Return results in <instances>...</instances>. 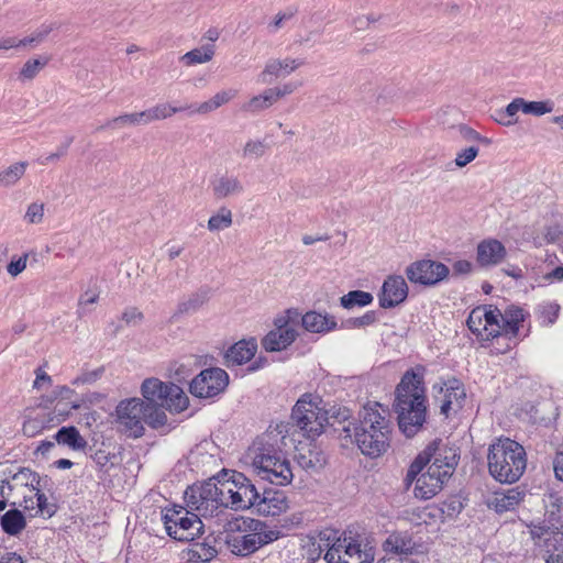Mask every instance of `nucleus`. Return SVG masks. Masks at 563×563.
Segmentation results:
<instances>
[{"label": "nucleus", "mask_w": 563, "mask_h": 563, "mask_svg": "<svg viewBox=\"0 0 563 563\" xmlns=\"http://www.w3.org/2000/svg\"><path fill=\"white\" fill-rule=\"evenodd\" d=\"M553 107L550 102L544 101H525L523 100V112L533 115H543L550 113Z\"/></svg>", "instance_id": "obj_49"}, {"label": "nucleus", "mask_w": 563, "mask_h": 563, "mask_svg": "<svg viewBox=\"0 0 563 563\" xmlns=\"http://www.w3.org/2000/svg\"><path fill=\"white\" fill-rule=\"evenodd\" d=\"M267 144L260 140H249L242 150V158L258 159L267 152Z\"/></svg>", "instance_id": "obj_45"}, {"label": "nucleus", "mask_w": 563, "mask_h": 563, "mask_svg": "<svg viewBox=\"0 0 563 563\" xmlns=\"http://www.w3.org/2000/svg\"><path fill=\"white\" fill-rule=\"evenodd\" d=\"M103 373V368H97L93 371L84 372L79 376H77L71 384L73 385H79V384H92L96 380H98Z\"/></svg>", "instance_id": "obj_58"}, {"label": "nucleus", "mask_w": 563, "mask_h": 563, "mask_svg": "<svg viewBox=\"0 0 563 563\" xmlns=\"http://www.w3.org/2000/svg\"><path fill=\"white\" fill-rule=\"evenodd\" d=\"M90 457L100 468H103L110 462L111 454L104 450H96L93 453H90Z\"/></svg>", "instance_id": "obj_62"}, {"label": "nucleus", "mask_w": 563, "mask_h": 563, "mask_svg": "<svg viewBox=\"0 0 563 563\" xmlns=\"http://www.w3.org/2000/svg\"><path fill=\"white\" fill-rule=\"evenodd\" d=\"M162 520L167 534L181 542L195 540L203 532V523L200 515L194 514L181 506L165 508L162 511Z\"/></svg>", "instance_id": "obj_9"}, {"label": "nucleus", "mask_w": 563, "mask_h": 563, "mask_svg": "<svg viewBox=\"0 0 563 563\" xmlns=\"http://www.w3.org/2000/svg\"><path fill=\"white\" fill-rule=\"evenodd\" d=\"M275 103L273 93L269 89L263 91V93L253 97L250 101L242 106V110L251 113H257L265 109H268Z\"/></svg>", "instance_id": "obj_41"}, {"label": "nucleus", "mask_w": 563, "mask_h": 563, "mask_svg": "<svg viewBox=\"0 0 563 563\" xmlns=\"http://www.w3.org/2000/svg\"><path fill=\"white\" fill-rule=\"evenodd\" d=\"M29 166L27 162H18L0 172V187L14 186L25 174Z\"/></svg>", "instance_id": "obj_39"}, {"label": "nucleus", "mask_w": 563, "mask_h": 563, "mask_svg": "<svg viewBox=\"0 0 563 563\" xmlns=\"http://www.w3.org/2000/svg\"><path fill=\"white\" fill-rule=\"evenodd\" d=\"M229 526L225 543L233 554L240 556L254 553L279 536L278 531L269 530L265 522L252 518L236 519Z\"/></svg>", "instance_id": "obj_5"}, {"label": "nucleus", "mask_w": 563, "mask_h": 563, "mask_svg": "<svg viewBox=\"0 0 563 563\" xmlns=\"http://www.w3.org/2000/svg\"><path fill=\"white\" fill-rule=\"evenodd\" d=\"M232 225V212L225 207H222L217 214L210 217L208 221V229L210 231H220L228 229Z\"/></svg>", "instance_id": "obj_43"}, {"label": "nucleus", "mask_w": 563, "mask_h": 563, "mask_svg": "<svg viewBox=\"0 0 563 563\" xmlns=\"http://www.w3.org/2000/svg\"><path fill=\"white\" fill-rule=\"evenodd\" d=\"M478 151L479 150L477 146L472 145V146L466 147V148L462 150L461 152H459L455 157L456 166L464 167L468 163L473 162L476 158V156L478 155Z\"/></svg>", "instance_id": "obj_53"}, {"label": "nucleus", "mask_w": 563, "mask_h": 563, "mask_svg": "<svg viewBox=\"0 0 563 563\" xmlns=\"http://www.w3.org/2000/svg\"><path fill=\"white\" fill-rule=\"evenodd\" d=\"M377 320L375 311H367L363 316L357 318H351L347 320V324L351 328H364L375 323Z\"/></svg>", "instance_id": "obj_55"}, {"label": "nucleus", "mask_w": 563, "mask_h": 563, "mask_svg": "<svg viewBox=\"0 0 563 563\" xmlns=\"http://www.w3.org/2000/svg\"><path fill=\"white\" fill-rule=\"evenodd\" d=\"M291 419L309 438L320 435L323 431V415H320L318 407L305 397L296 402Z\"/></svg>", "instance_id": "obj_15"}, {"label": "nucleus", "mask_w": 563, "mask_h": 563, "mask_svg": "<svg viewBox=\"0 0 563 563\" xmlns=\"http://www.w3.org/2000/svg\"><path fill=\"white\" fill-rule=\"evenodd\" d=\"M433 390L434 401L440 405V412L445 417L462 409L466 393L459 379L452 378L442 384H435Z\"/></svg>", "instance_id": "obj_14"}, {"label": "nucleus", "mask_w": 563, "mask_h": 563, "mask_svg": "<svg viewBox=\"0 0 563 563\" xmlns=\"http://www.w3.org/2000/svg\"><path fill=\"white\" fill-rule=\"evenodd\" d=\"M485 316V307H477L471 311L466 321L470 331L476 334L481 340H486L485 332L483 330Z\"/></svg>", "instance_id": "obj_42"}, {"label": "nucleus", "mask_w": 563, "mask_h": 563, "mask_svg": "<svg viewBox=\"0 0 563 563\" xmlns=\"http://www.w3.org/2000/svg\"><path fill=\"white\" fill-rule=\"evenodd\" d=\"M327 563H368L369 554L361 550V544L338 540L324 554Z\"/></svg>", "instance_id": "obj_16"}, {"label": "nucleus", "mask_w": 563, "mask_h": 563, "mask_svg": "<svg viewBox=\"0 0 563 563\" xmlns=\"http://www.w3.org/2000/svg\"><path fill=\"white\" fill-rule=\"evenodd\" d=\"M74 137H68L63 144H60L55 153L49 154L45 161L46 163L55 162L67 154L68 147L73 143Z\"/></svg>", "instance_id": "obj_61"}, {"label": "nucleus", "mask_w": 563, "mask_h": 563, "mask_svg": "<svg viewBox=\"0 0 563 563\" xmlns=\"http://www.w3.org/2000/svg\"><path fill=\"white\" fill-rule=\"evenodd\" d=\"M211 188L216 199H225L244 192V186L240 178L228 174L218 177L212 183Z\"/></svg>", "instance_id": "obj_24"}, {"label": "nucleus", "mask_w": 563, "mask_h": 563, "mask_svg": "<svg viewBox=\"0 0 563 563\" xmlns=\"http://www.w3.org/2000/svg\"><path fill=\"white\" fill-rule=\"evenodd\" d=\"M302 327L313 333L328 332L336 328L334 317L322 314L317 311H309L302 316Z\"/></svg>", "instance_id": "obj_28"}, {"label": "nucleus", "mask_w": 563, "mask_h": 563, "mask_svg": "<svg viewBox=\"0 0 563 563\" xmlns=\"http://www.w3.org/2000/svg\"><path fill=\"white\" fill-rule=\"evenodd\" d=\"M117 422L122 432L128 437L140 438L144 433L143 424L146 423L153 429L166 424L167 416L163 409H156L145 405L140 398H130L119 402L115 408Z\"/></svg>", "instance_id": "obj_6"}, {"label": "nucleus", "mask_w": 563, "mask_h": 563, "mask_svg": "<svg viewBox=\"0 0 563 563\" xmlns=\"http://www.w3.org/2000/svg\"><path fill=\"white\" fill-rule=\"evenodd\" d=\"M306 66V63L301 58H285V59H269L264 70H296L299 67Z\"/></svg>", "instance_id": "obj_44"}, {"label": "nucleus", "mask_w": 563, "mask_h": 563, "mask_svg": "<svg viewBox=\"0 0 563 563\" xmlns=\"http://www.w3.org/2000/svg\"><path fill=\"white\" fill-rule=\"evenodd\" d=\"M452 268L454 275H466L472 271V263L465 260L456 261Z\"/></svg>", "instance_id": "obj_64"}, {"label": "nucleus", "mask_w": 563, "mask_h": 563, "mask_svg": "<svg viewBox=\"0 0 563 563\" xmlns=\"http://www.w3.org/2000/svg\"><path fill=\"white\" fill-rule=\"evenodd\" d=\"M459 129V132L461 134V136L465 140V141H468V142H474V141H477V142H482L484 144H489L490 143V140L485 137V136H482L479 133H477L475 130H473L472 128L465 125V124H460L457 126Z\"/></svg>", "instance_id": "obj_56"}, {"label": "nucleus", "mask_w": 563, "mask_h": 563, "mask_svg": "<svg viewBox=\"0 0 563 563\" xmlns=\"http://www.w3.org/2000/svg\"><path fill=\"white\" fill-rule=\"evenodd\" d=\"M190 108H191V106L177 108V107H172L167 103H161V104H156L155 107L151 108V110H152L153 117L156 121V120L167 119L177 112H180V111H184V110L190 109Z\"/></svg>", "instance_id": "obj_47"}, {"label": "nucleus", "mask_w": 563, "mask_h": 563, "mask_svg": "<svg viewBox=\"0 0 563 563\" xmlns=\"http://www.w3.org/2000/svg\"><path fill=\"white\" fill-rule=\"evenodd\" d=\"M372 294L363 290H351L346 295L340 298V303L345 309H352L354 307H365L373 301Z\"/></svg>", "instance_id": "obj_40"}, {"label": "nucleus", "mask_w": 563, "mask_h": 563, "mask_svg": "<svg viewBox=\"0 0 563 563\" xmlns=\"http://www.w3.org/2000/svg\"><path fill=\"white\" fill-rule=\"evenodd\" d=\"M424 367L408 369L395 391L394 409L400 431L407 437L416 435L427 417V398L423 380Z\"/></svg>", "instance_id": "obj_3"}, {"label": "nucleus", "mask_w": 563, "mask_h": 563, "mask_svg": "<svg viewBox=\"0 0 563 563\" xmlns=\"http://www.w3.org/2000/svg\"><path fill=\"white\" fill-rule=\"evenodd\" d=\"M408 296V286L402 276H388L379 294V306L382 308H394L406 300Z\"/></svg>", "instance_id": "obj_18"}, {"label": "nucleus", "mask_w": 563, "mask_h": 563, "mask_svg": "<svg viewBox=\"0 0 563 563\" xmlns=\"http://www.w3.org/2000/svg\"><path fill=\"white\" fill-rule=\"evenodd\" d=\"M529 532L534 544L544 551L545 563H563V531L532 522Z\"/></svg>", "instance_id": "obj_10"}, {"label": "nucleus", "mask_w": 563, "mask_h": 563, "mask_svg": "<svg viewBox=\"0 0 563 563\" xmlns=\"http://www.w3.org/2000/svg\"><path fill=\"white\" fill-rule=\"evenodd\" d=\"M214 54V45L211 43L202 44L200 47L194 48L183 55L180 59L184 62V65L187 67L194 66L196 64H201L209 62Z\"/></svg>", "instance_id": "obj_38"}, {"label": "nucleus", "mask_w": 563, "mask_h": 563, "mask_svg": "<svg viewBox=\"0 0 563 563\" xmlns=\"http://www.w3.org/2000/svg\"><path fill=\"white\" fill-rule=\"evenodd\" d=\"M339 437L355 443L362 454L372 459L380 456L389 446L391 424L388 411L380 404H367L358 412L356 422L335 428Z\"/></svg>", "instance_id": "obj_2"}, {"label": "nucleus", "mask_w": 563, "mask_h": 563, "mask_svg": "<svg viewBox=\"0 0 563 563\" xmlns=\"http://www.w3.org/2000/svg\"><path fill=\"white\" fill-rule=\"evenodd\" d=\"M418 544L412 540L411 536L407 532H397L390 534L383 544L387 553L393 554H412L417 552Z\"/></svg>", "instance_id": "obj_26"}, {"label": "nucleus", "mask_w": 563, "mask_h": 563, "mask_svg": "<svg viewBox=\"0 0 563 563\" xmlns=\"http://www.w3.org/2000/svg\"><path fill=\"white\" fill-rule=\"evenodd\" d=\"M2 530L9 536H18L26 527V520L19 509H10L0 518Z\"/></svg>", "instance_id": "obj_33"}, {"label": "nucleus", "mask_w": 563, "mask_h": 563, "mask_svg": "<svg viewBox=\"0 0 563 563\" xmlns=\"http://www.w3.org/2000/svg\"><path fill=\"white\" fill-rule=\"evenodd\" d=\"M217 553L218 551L216 547L210 545L206 542L195 544V549L192 550V556L197 558L202 562L211 561L217 555Z\"/></svg>", "instance_id": "obj_50"}, {"label": "nucleus", "mask_w": 563, "mask_h": 563, "mask_svg": "<svg viewBox=\"0 0 563 563\" xmlns=\"http://www.w3.org/2000/svg\"><path fill=\"white\" fill-rule=\"evenodd\" d=\"M269 75H275L276 86L273 88H268L273 93V98L275 102L278 99L284 98L288 95L295 92L298 88L303 85V81L299 77H291L290 73H268Z\"/></svg>", "instance_id": "obj_27"}, {"label": "nucleus", "mask_w": 563, "mask_h": 563, "mask_svg": "<svg viewBox=\"0 0 563 563\" xmlns=\"http://www.w3.org/2000/svg\"><path fill=\"white\" fill-rule=\"evenodd\" d=\"M256 509L265 516H278L288 509V499L282 490L265 488L260 493Z\"/></svg>", "instance_id": "obj_21"}, {"label": "nucleus", "mask_w": 563, "mask_h": 563, "mask_svg": "<svg viewBox=\"0 0 563 563\" xmlns=\"http://www.w3.org/2000/svg\"><path fill=\"white\" fill-rule=\"evenodd\" d=\"M415 484L413 495L417 498L427 500L435 496L441 489L443 484L446 482L439 475L437 466H428L426 473H419L411 483H407V486Z\"/></svg>", "instance_id": "obj_17"}, {"label": "nucleus", "mask_w": 563, "mask_h": 563, "mask_svg": "<svg viewBox=\"0 0 563 563\" xmlns=\"http://www.w3.org/2000/svg\"><path fill=\"white\" fill-rule=\"evenodd\" d=\"M296 330H271L263 339L262 346L267 352H279L287 349L297 338Z\"/></svg>", "instance_id": "obj_25"}, {"label": "nucleus", "mask_w": 563, "mask_h": 563, "mask_svg": "<svg viewBox=\"0 0 563 563\" xmlns=\"http://www.w3.org/2000/svg\"><path fill=\"white\" fill-rule=\"evenodd\" d=\"M55 439L59 444L68 445L73 450H85L87 441L80 435L75 427H63L55 434Z\"/></svg>", "instance_id": "obj_36"}, {"label": "nucleus", "mask_w": 563, "mask_h": 563, "mask_svg": "<svg viewBox=\"0 0 563 563\" xmlns=\"http://www.w3.org/2000/svg\"><path fill=\"white\" fill-rule=\"evenodd\" d=\"M507 255V250L504 244L496 239L483 240L477 245L476 261L483 266H497Z\"/></svg>", "instance_id": "obj_19"}, {"label": "nucleus", "mask_w": 563, "mask_h": 563, "mask_svg": "<svg viewBox=\"0 0 563 563\" xmlns=\"http://www.w3.org/2000/svg\"><path fill=\"white\" fill-rule=\"evenodd\" d=\"M523 320L525 313L521 308L510 306L505 309L504 313H501L505 338L509 340L516 339L519 332V327Z\"/></svg>", "instance_id": "obj_30"}, {"label": "nucleus", "mask_w": 563, "mask_h": 563, "mask_svg": "<svg viewBox=\"0 0 563 563\" xmlns=\"http://www.w3.org/2000/svg\"><path fill=\"white\" fill-rule=\"evenodd\" d=\"M51 31H52V29L49 26L43 25L36 32H34L32 35L26 36V37L21 38V40L18 38L19 46L20 47L21 46L24 47V46H27V45L35 46L38 43H41L48 35V33Z\"/></svg>", "instance_id": "obj_52"}, {"label": "nucleus", "mask_w": 563, "mask_h": 563, "mask_svg": "<svg viewBox=\"0 0 563 563\" xmlns=\"http://www.w3.org/2000/svg\"><path fill=\"white\" fill-rule=\"evenodd\" d=\"M227 481L232 484V486H229V494L227 495L228 508L240 510L257 506L260 492L250 478L242 473L234 472L232 479Z\"/></svg>", "instance_id": "obj_12"}, {"label": "nucleus", "mask_w": 563, "mask_h": 563, "mask_svg": "<svg viewBox=\"0 0 563 563\" xmlns=\"http://www.w3.org/2000/svg\"><path fill=\"white\" fill-rule=\"evenodd\" d=\"M257 344L254 339L241 340L233 344L225 353V365L228 367L239 366L247 363L255 355Z\"/></svg>", "instance_id": "obj_22"}, {"label": "nucleus", "mask_w": 563, "mask_h": 563, "mask_svg": "<svg viewBox=\"0 0 563 563\" xmlns=\"http://www.w3.org/2000/svg\"><path fill=\"white\" fill-rule=\"evenodd\" d=\"M229 385L228 373L220 367L201 371L189 384V391L197 398H213Z\"/></svg>", "instance_id": "obj_11"}, {"label": "nucleus", "mask_w": 563, "mask_h": 563, "mask_svg": "<svg viewBox=\"0 0 563 563\" xmlns=\"http://www.w3.org/2000/svg\"><path fill=\"white\" fill-rule=\"evenodd\" d=\"M44 427V421L37 418H29L23 423V433L27 437L35 435Z\"/></svg>", "instance_id": "obj_60"}, {"label": "nucleus", "mask_w": 563, "mask_h": 563, "mask_svg": "<svg viewBox=\"0 0 563 563\" xmlns=\"http://www.w3.org/2000/svg\"><path fill=\"white\" fill-rule=\"evenodd\" d=\"M288 423L279 422L258 437L249 449L256 475L271 484L285 486L291 483L294 474L285 451L291 444Z\"/></svg>", "instance_id": "obj_1"}, {"label": "nucleus", "mask_w": 563, "mask_h": 563, "mask_svg": "<svg viewBox=\"0 0 563 563\" xmlns=\"http://www.w3.org/2000/svg\"><path fill=\"white\" fill-rule=\"evenodd\" d=\"M560 309V305L555 302L544 305L541 311L542 325H552L559 318Z\"/></svg>", "instance_id": "obj_51"}, {"label": "nucleus", "mask_w": 563, "mask_h": 563, "mask_svg": "<svg viewBox=\"0 0 563 563\" xmlns=\"http://www.w3.org/2000/svg\"><path fill=\"white\" fill-rule=\"evenodd\" d=\"M114 125H133V126L140 125L136 112L135 113H125V114L119 115L117 118H113L112 120H109L106 123V125L101 126L100 129L111 128Z\"/></svg>", "instance_id": "obj_54"}, {"label": "nucleus", "mask_w": 563, "mask_h": 563, "mask_svg": "<svg viewBox=\"0 0 563 563\" xmlns=\"http://www.w3.org/2000/svg\"><path fill=\"white\" fill-rule=\"evenodd\" d=\"M527 492L520 487L509 488L505 493L496 494L494 507L497 512L514 510L526 497Z\"/></svg>", "instance_id": "obj_29"}, {"label": "nucleus", "mask_w": 563, "mask_h": 563, "mask_svg": "<svg viewBox=\"0 0 563 563\" xmlns=\"http://www.w3.org/2000/svg\"><path fill=\"white\" fill-rule=\"evenodd\" d=\"M450 274L449 267L437 261L421 260L406 268L407 278L413 284L435 286Z\"/></svg>", "instance_id": "obj_13"}, {"label": "nucleus", "mask_w": 563, "mask_h": 563, "mask_svg": "<svg viewBox=\"0 0 563 563\" xmlns=\"http://www.w3.org/2000/svg\"><path fill=\"white\" fill-rule=\"evenodd\" d=\"M485 321L483 323V330L485 332L486 341L505 338L504 327L501 322V312L498 309L492 310L485 308Z\"/></svg>", "instance_id": "obj_34"}, {"label": "nucleus", "mask_w": 563, "mask_h": 563, "mask_svg": "<svg viewBox=\"0 0 563 563\" xmlns=\"http://www.w3.org/2000/svg\"><path fill=\"white\" fill-rule=\"evenodd\" d=\"M48 58L44 56H40L37 58L29 59L22 70H36L38 67H45L47 65Z\"/></svg>", "instance_id": "obj_63"}, {"label": "nucleus", "mask_w": 563, "mask_h": 563, "mask_svg": "<svg viewBox=\"0 0 563 563\" xmlns=\"http://www.w3.org/2000/svg\"><path fill=\"white\" fill-rule=\"evenodd\" d=\"M8 478L15 490L25 487L33 492L37 486H42V477L27 467H20L15 473L9 474Z\"/></svg>", "instance_id": "obj_31"}, {"label": "nucleus", "mask_w": 563, "mask_h": 563, "mask_svg": "<svg viewBox=\"0 0 563 563\" xmlns=\"http://www.w3.org/2000/svg\"><path fill=\"white\" fill-rule=\"evenodd\" d=\"M144 319V314L135 307L126 308L122 313V321L126 325H139Z\"/></svg>", "instance_id": "obj_57"}, {"label": "nucleus", "mask_w": 563, "mask_h": 563, "mask_svg": "<svg viewBox=\"0 0 563 563\" xmlns=\"http://www.w3.org/2000/svg\"><path fill=\"white\" fill-rule=\"evenodd\" d=\"M296 461L302 470L313 473L321 471L327 464L324 452L312 443L297 448Z\"/></svg>", "instance_id": "obj_20"}, {"label": "nucleus", "mask_w": 563, "mask_h": 563, "mask_svg": "<svg viewBox=\"0 0 563 563\" xmlns=\"http://www.w3.org/2000/svg\"><path fill=\"white\" fill-rule=\"evenodd\" d=\"M545 507L549 521L551 522L549 528L560 530L556 525L560 523L563 517V496L556 492L550 493L545 500ZM545 526L548 527V525Z\"/></svg>", "instance_id": "obj_37"}, {"label": "nucleus", "mask_w": 563, "mask_h": 563, "mask_svg": "<svg viewBox=\"0 0 563 563\" xmlns=\"http://www.w3.org/2000/svg\"><path fill=\"white\" fill-rule=\"evenodd\" d=\"M33 492L35 493L34 497H36V501H35L36 514L47 515L48 517H52L56 511L55 505L48 503L45 494H43L41 492V486H37L36 488H34Z\"/></svg>", "instance_id": "obj_46"}, {"label": "nucleus", "mask_w": 563, "mask_h": 563, "mask_svg": "<svg viewBox=\"0 0 563 563\" xmlns=\"http://www.w3.org/2000/svg\"><path fill=\"white\" fill-rule=\"evenodd\" d=\"M44 203L32 202L24 214V221L29 224H38L44 218Z\"/></svg>", "instance_id": "obj_48"}, {"label": "nucleus", "mask_w": 563, "mask_h": 563, "mask_svg": "<svg viewBox=\"0 0 563 563\" xmlns=\"http://www.w3.org/2000/svg\"><path fill=\"white\" fill-rule=\"evenodd\" d=\"M169 384H165L157 378H146L142 386L141 391L144 397V404L150 405L156 409L164 410V402H166V393Z\"/></svg>", "instance_id": "obj_23"}, {"label": "nucleus", "mask_w": 563, "mask_h": 563, "mask_svg": "<svg viewBox=\"0 0 563 563\" xmlns=\"http://www.w3.org/2000/svg\"><path fill=\"white\" fill-rule=\"evenodd\" d=\"M229 486H232V484L228 481H219L212 477L199 485L189 486L184 498L191 510L197 511L202 517H212L219 508H228Z\"/></svg>", "instance_id": "obj_7"}, {"label": "nucleus", "mask_w": 563, "mask_h": 563, "mask_svg": "<svg viewBox=\"0 0 563 563\" xmlns=\"http://www.w3.org/2000/svg\"><path fill=\"white\" fill-rule=\"evenodd\" d=\"M166 402H164V411L168 409L169 411L180 412L188 407L189 399L181 387L176 384L170 383L167 387Z\"/></svg>", "instance_id": "obj_35"}, {"label": "nucleus", "mask_w": 563, "mask_h": 563, "mask_svg": "<svg viewBox=\"0 0 563 563\" xmlns=\"http://www.w3.org/2000/svg\"><path fill=\"white\" fill-rule=\"evenodd\" d=\"M29 254H23L16 260H12L7 271L12 277H16L19 274H21L26 268V262H27Z\"/></svg>", "instance_id": "obj_59"}, {"label": "nucleus", "mask_w": 563, "mask_h": 563, "mask_svg": "<svg viewBox=\"0 0 563 563\" xmlns=\"http://www.w3.org/2000/svg\"><path fill=\"white\" fill-rule=\"evenodd\" d=\"M488 470L500 483L517 482L527 467V454L521 444L509 438L498 439L488 449Z\"/></svg>", "instance_id": "obj_4"}, {"label": "nucleus", "mask_w": 563, "mask_h": 563, "mask_svg": "<svg viewBox=\"0 0 563 563\" xmlns=\"http://www.w3.org/2000/svg\"><path fill=\"white\" fill-rule=\"evenodd\" d=\"M208 288H200L197 291L190 294L187 298H184L177 305V313L191 314L197 312L208 300H209Z\"/></svg>", "instance_id": "obj_32"}, {"label": "nucleus", "mask_w": 563, "mask_h": 563, "mask_svg": "<svg viewBox=\"0 0 563 563\" xmlns=\"http://www.w3.org/2000/svg\"><path fill=\"white\" fill-rule=\"evenodd\" d=\"M459 459L460 455L456 449L441 445V441L435 440L413 460L408 468L405 482L411 483L426 466H437L439 475L448 481L454 473Z\"/></svg>", "instance_id": "obj_8"}]
</instances>
